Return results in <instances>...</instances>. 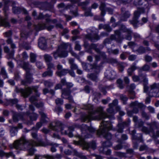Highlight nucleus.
Segmentation results:
<instances>
[{
    "label": "nucleus",
    "instance_id": "nucleus-63",
    "mask_svg": "<svg viewBox=\"0 0 159 159\" xmlns=\"http://www.w3.org/2000/svg\"><path fill=\"white\" fill-rule=\"evenodd\" d=\"M94 19L95 20H98L101 21H104L105 19L103 17H100L99 16H95Z\"/></svg>",
    "mask_w": 159,
    "mask_h": 159
},
{
    "label": "nucleus",
    "instance_id": "nucleus-3",
    "mask_svg": "<svg viewBox=\"0 0 159 159\" xmlns=\"http://www.w3.org/2000/svg\"><path fill=\"white\" fill-rule=\"evenodd\" d=\"M81 130L82 134L81 136L80 137V140L77 142V144L81 145L83 149L87 150H88L89 148H92L93 150L95 149L96 145L94 141L88 143L84 140V138H90L91 136L87 134L88 132L93 133L95 131L96 129L92 127H88L85 124H83L81 126Z\"/></svg>",
    "mask_w": 159,
    "mask_h": 159
},
{
    "label": "nucleus",
    "instance_id": "nucleus-16",
    "mask_svg": "<svg viewBox=\"0 0 159 159\" xmlns=\"http://www.w3.org/2000/svg\"><path fill=\"white\" fill-rule=\"evenodd\" d=\"M10 3H11V2L9 0H5L4 1L5 6L4 7L3 11L5 13V17L4 18L1 17L0 19V25L6 27L10 26L9 23L7 21V11L8 9V7L7 6V5Z\"/></svg>",
    "mask_w": 159,
    "mask_h": 159
},
{
    "label": "nucleus",
    "instance_id": "nucleus-60",
    "mask_svg": "<svg viewBox=\"0 0 159 159\" xmlns=\"http://www.w3.org/2000/svg\"><path fill=\"white\" fill-rule=\"evenodd\" d=\"M75 49L76 50L80 51L81 49V47L80 45L79 42L76 41L75 42Z\"/></svg>",
    "mask_w": 159,
    "mask_h": 159
},
{
    "label": "nucleus",
    "instance_id": "nucleus-24",
    "mask_svg": "<svg viewBox=\"0 0 159 159\" xmlns=\"http://www.w3.org/2000/svg\"><path fill=\"white\" fill-rule=\"evenodd\" d=\"M121 10L122 13L120 20L121 21H126L127 19L130 17V14L128 11H125V9L124 8H122Z\"/></svg>",
    "mask_w": 159,
    "mask_h": 159
},
{
    "label": "nucleus",
    "instance_id": "nucleus-42",
    "mask_svg": "<svg viewBox=\"0 0 159 159\" xmlns=\"http://www.w3.org/2000/svg\"><path fill=\"white\" fill-rule=\"evenodd\" d=\"M150 127L153 129V127H155L156 129H159V123L156 121L152 122L149 125Z\"/></svg>",
    "mask_w": 159,
    "mask_h": 159
},
{
    "label": "nucleus",
    "instance_id": "nucleus-31",
    "mask_svg": "<svg viewBox=\"0 0 159 159\" xmlns=\"http://www.w3.org/2000/svg\"><path fill=\"white\" fill-rule=\"evenodd\" d=\"M13 119L14 122H17L19 120H23V116L20 114L14 112L13 115Z\"/></svg>",
    "mask_w": 159,
    "mask_h": 159
},
{
    "label": "nucleus",
    "instance_id": "nucleus-54",
    "mask_svg": "<svg viewBox=\"0 0 159 159\" xmlns=\"http://www.w3.org/2000/svg\"><path fill=\"white\" fill-rule=\"evenodd\" d=\"M55 103L57 105H61L63 104V101L61 98H57L55 100Z\"/></svg>",
    "mask_w": 159,
    "mask_h": 159
},
{
    "label": "nucleus",
    "instance_id": "nucleus-52",
    "mask_svg": "<svg viewBox=\"0 0 159 159\" xmlns=\"http://www.w3.org/2000/svg\"><path fill=\"white\" fill-rule=\"evenodd\" d=\"M117 83L118 86L120 89H122L124 88V85L123 84V81L120 79H118L117 80Z\"/></svg>",
    "mask_w": 159,
    "mask_h": 159
},
{
    "label": "nucleus",
    "instance_id": "nucleus-14",
    "mask_svg": "<svg viewBox=\"0 0 159 159\" xmlns=\"http://www.w3.org/2000/svg\"><path fill=\"white\" fill-rule=\"evenodd\" d=\"M144 122L140 119L139 120L138 123V128L142 131L144 133L146 134H149L151 136H152L155 137L154 130L153 129H152L151 127L150 126L149 128L148 129L147 127L143 126Z\"/></svg>",
    "mask_w": 159,
    "mask_h": 159
},
{
    "label": "nucleus",
    "instance_id": "nucleus-22",
    "mask_svg": "<svg viewBox=\"0 0 159 159\" xmlns=\"http://www.w3.org/2000/svg\"><path fill=\"white\" fill-rule=\"evenodd\" d=\"M130 123V120L128 119L127 121L119 123L116 128L118 132L122 133L125 127L128 126Z\"/></svg>",
    "mask_w": 159,
    "mask_h": 159
},
{
    "label": "nucleus",
    "instance_id": "nucleus-5",
    "mask_svg": "<svg viewBox=\"0 0 159 159\" xmlns=\"http://www.w3.org/2000/svg\"><path fill=\"white\" fill-rule=\"evenodd\" d=\"M38 88V87L37 86L29 87L25 89L16 88V91L17 92L21 93L23 96L25 97H28L34 91L36 93V97L32 96L30 98V100L31 102L34 104L37 107L40 108L43 106V104L41 102L38 103L35 102L37 100V97L40 96V93L37 92Z\"/></svg>",
    "mask_w": 159,
    "mask_h": 159
},
{
    "label": "nucleus",
    "instance_id": "nucleus-35",
    "mask_svg": "<svg viewBox=\"0 0 159 159\" xmlns=\"http://www.w3.org/2000/svg\"><path fill=\"white\" fill-rule=\"evenodd\" d=\"M44 157L47 159H55L56 158L57 159H60L62 157V155L61 154H56L54 156L50 155H46L44 156Z\"/></svg>",
    "mask_w": 159,
    "mask_h": 159
},
{
    "label": "nucleus",
    "instance_id": "nucleus-53",
    "mask_svg": "<svg viewBox=\"0 0 159 159\" xmlns=\"http://www.w3.org/2000/svg\"><path fill=\"white\" fill-rule=\"evenodd\" d=\"M118 142L120 143L116 145L115 147H114V148L115 150H120L122 148V146L121 145V141L119 139L118 140Z\"/></svg>",
    "mask_w": 159,
    "mask_h": 159
},
{
    "label": "nucleus",
    "instance_id": "nucleus-29",
    "mask_svg": "<svg viewBox=\"0 0 159 159\" xmlns=\"http://www.w3.org/2000/svg\"><path fill=\"white\" fill-rule=\"evenodd\" d=\"M105 76L109 80H113L116 77V73L114 70H111L105 73Z\"/></svg>",
    "mask_w": 159,
    "mask_h": 159
},
{
    "label": "nucleus",
    "instance_id": "nucleus-45",
    "mask_svg": "<svg viewBox=\"0 0 159 159\" xmlns=\"http://www.w3.org/2000/svg\"><path fill=\"white\" fill-rule=\"evenodd\" d=\"M13 155V153L12 152L6 153L4 152L3 151L0 150V157H1L5 156L7 157H8L10 156H12Z\"/></svg>",
    "mask_w": 159,
    "mask_h": 159
},
{
    "label": "nucleus",
    "instance_id": "nucleus-23",
    "mask_svg": "<svg viewBox=\"0 0 159 159\" xmlns=\"http://www.w3.org/2000/svg\"><path fill=\"white\" fill-rule=\"evenodd\" d=\"M130 106L133 107V112L134 113H137L139 111L138 108H142L143 106V104L141 103H139L137 101L132 102L130 104Z\"/></svg>",
    "mask_w": 159,
    "mask_h": 159
},
{
    "label": "nucleus",
    "instance_id": "nucleus-46",
    "mask_svg": "<svg viewBox=\"0 0 159 159\" xmlns=\"http://www.w3.org/2000/svg\"><path fill=\"white\" fill-rule=\"evenodd\" d=\"M17 131V127H12L10 131L11 136H15L16 134Z\"/></svg>",
    "mask_w": 159,
    "mask_h": 159
},
{
    "label": "nucleus",
    "instance_id": "nucleus-58",
    "mask_svg": "<svg viewBox=\"0 0 159 159\" xmlns=\"http://www.w3.org/2000/svg\"><path fill=\"white\" fill-rule=\"evenodd\" d=\"M63 109L62 108L58 106H57L55 107V108L54 110V111L55 112L57 113L58 115H59V113L61 112L62 111Z\"/></svg>",
    "mask_w": 159,
    "mask_h": 159
},
{
    "label": "nucleus",
    "instance_id": "nucleus-30",
    "mask_svg": "<svg viewBox=\"0 0 159 159\" xmlns=\"http://www.w3.org/2000/svg\"><path fill=\"white\" fill-rule=\"evenodd\" d=\"M29 117L30 120L26 122V123L28 125H30L32 124L33 121H35L37 120V118L38 117V115L35 113H33L30 115Z\"/></svg>",
    "mask_w": 159,
    "mask_h": 159
},
{
    "label": "nucleus",
    "instance_id": "nucleus-62",
    "mask_svg": "<svg viewBox=\"0 0 159 159\" xmlns=\"http://www.w3.org/2000/svg\"><path fill=\"white\" fill-rule=\"evenodd\" d=\"M44 84L46 87H50L53 85V83L49 81L46 80L44 82Z\"/></svg>",
    "mask_w": 159,
    "mask_h": 159
},
{
    "label": "nucleus",
    "instance_id": "nucleus-59",
    "mask_svg": "<svg viewBox=\"0 0 159 159\" xmlns=\"http://www.w3.org/2000/svg\"><path fill=\"white\" fill-rule=\"evenodd\" d=\"M116 156L121 157H126L125 153L120 152H116Z\"/></svg>",
    "mask_w": 159,
    "mask_h": 159
},
{
    "label": "nucleus",
    "instance_id": "nucleus-48",
    "mask_svg": "<svg viewBox=\"0 0 159 159\" xmlns=\"http://www.w3.org/2000/svg\"><path fill=\"white\" fill-rule=\"evenodd\" d=\"M112 104H109V108L107 109V111L109 113L114 114V107L112 105Z\"/></svg>",
    "mask_w": 159,
    "mask_h": 159
},
{
    "label": "nucleus",
    "instance_id": "nucleus-6",
    "mask_svg": "<svg viewBox=\"0 0 159 159\" xmlns=\"http://www.w3.org/2000/svg\"><path fill=\"white\" fill-rule=\"evenodd\" d=\"M80 0H70L71 3V5H68L66 7V9L70 8L71 9L70 12L71 13L74 15L75 16H77L78 15L77 12V8L76 6L75 7V10L73 11L72 10L73 4L76 3H77L78 5L79 6H80L81 8L85 10V12L84 15L85 16H93L92 13L91 12V10L89 9V10H86V7L89 3V0H86L84 2H80Z\"/></svg>",
    "mask_w": 159,
    "mask_h": 159
},
{
    "label": "nucleus",
    "instance_id": "nucleus-18",
    "mask_svg": "<svg viewBox=\"0 0 159 159\" xmlns=\"http://www.w3.org/2000/svg\"><path fill=\"white\" fill-rule=\"evenodd\" d=\"M136 133L135 130L134 129L130 133L132 135L133 142V147L134 148L137 149L138 147V144L136 141V140L139 141L140 142H142L143 141L142 135L141 134H139L137 135H135Z\"/></svg>",
    "mask_w": 159,
    "mask_h": 159
},
{
    "label": "nucleus",
    "instance_id": "nucleus-51",
    "mask_svg": "<svg viewBox=\"0 0 159 159\" xmlns=\"http://www.w3.org/2000/svg\"><path fill=\"white\" fill-rule=\"evenodd\" d=\"M36 57L37 56L35 54L33 53H31L30 55L31 62L32 63L36 61Z\"/></svg>",
    "mask_w": 159,
    "mask_h": 159
},
{
    "label": "nucleus",
    "instance_id": "nucleus-9",
    "mask_svg": "<svg viewBox=\"0 0 159 159\" xmlns=\"http://www.w3.org/2000/svg\"><path fill=\"white\" fill-rule=\"evenodd\" d=\"M98 53V54L94 55L95 61L93 64V67L97 70V71L99 72L103 66L104 61L107 60V57L104 52L100 51Z\"/></svg>",
    "mask_w": 159,
    "mask_h": 159
},
{
    "label": "nucleus",
    "instance_id": "nucleus-19",
    "mask_svg": "<svg viewBox=\"0 0 159 159\" xmlns=\"http://www.w3.org/2000/svg\"><path fill=\"white\" fill-rule=\"evenodd\" d=\"M39 113L41 116L40 121L36 124L35 127H34L32 128L33 130H35L36 132L42 126L43 124L46 123L48 121V118L45 114L43 111H39Z\"/></svg>",
    "mask_w": 159,
    "mask_h": 159
},
{
    "label": "nucleus",
    "instance_id": "nucleus-26",
    "mask_svg": "<svg viewBox=\"0 0 159 159\" xmlns=\"http://www.w3.org/2000/svg\"><path fill=\"white\" fill-rule=\"evenodd\" d=\"M136 85L134 84H132L127 86L129 89V92L130 94L129 98L131 99H134L135 98V94L133 91L135 88Z\"/></svg>",
    "mask_w": 159,
    "mask_h": 159
},
{
    "label": "nucleus",
    "instance_id": "nucleus-33",
    "mask_svg": "<svg viewBox=\"0 0 159 159\" xmlns=\"http://www.w3.org/2000/svg\"><path fill=\"white\" fill-rule=\"evenodd\" d=\"M107 7H106L105 3L102 2H101L100 5L99 7V9L101 11V15L104 16L105 14V11L106 10V8Z\"/></svg>",
    "mask_w": 159,
    "mask_h": 159
},
{
    "label": "nucleus",
    "instance_id": "nucleus-56",
    "mask_svg": "<svg viewBox=\"0 0 159 159\" xmlns=\"http://www.w3.org/2000/svg\"><path fill=\"white\" fill-rule=\"evenodd\" d=\"M146 49L144 48L143 47L141 46L137 50L138 52L140 54H142L145 52Z\"/></svg>",
    "mask_w": 159,
    "mask_h": 159
},
{
    "label": "nucleus",
    "instance_id": "nucleus-25",
    "mask_svg": "<svg viewBox=\"0 0 159 159\" xmlns=\"http://www.w3.org/2000/svg\"><path fill=\"white\" fill-rule=\"evenodd\" d=\"M98 31H97V33H92L89 34L86 36V37L91 41L95 42L100 39V37L98 35Z\"/></svg>",
    "mask_w": 159,
    "mask_h": 159
},
{
    "label": "nucleus",
    "instance_id": "nucleus-28",
    "mask_svg": "<svg viewBox=\"0 0 159 159\" xmlns=\"http://www.w3.org/2000/svg\"><path fill=\"white\" fill-rule=\"evenodd\" d=\"M9 48L7 46H5L4 48V51L5 52L8 53L7 56V58L8 59H12L13 58L15 51L12 50L11 51L9 52Z\"/></svg>",
    "mask_w": 159,
    "mask_h": 159
},
{
    "label": "nucleus",
    "instance_id": "nucleus-43",
    "mask_svg": "<svg viewBox=\"0 0 159 159\" xmlns=\"http://www.w3.org/2000/svg\"><path fill=\"white\" fill-rule=\"evenodd\" d=\"M119 96L120 99L122 101L123 103L124 104H126L128 99L126 96L123 94H120Z\"/></svg>",
    "mask_w": 159,
    "mask_h": 159
},
{
    "label": "nucleus",
    "instance_id": "nucleus-61",
    "mask_svg": "<svg viewBox=\"0 0 159 159\" xmlns=\"http://www.w3.org/2000/svg\"><path fill=\"white\" fill-rule=\"evenodd\" d=\"M138 62V61H137L136 62H134L131 66L130 68L132 69L134 71L136 69H139V67L137 66H136V63Z\"/></svg>",
    "mask_w": 159,
    "mask_h": 159
},
{
    "label": "nucleus",
    "instance_id": "nucleus-17",
    "mask_svg": "<svg viewBox=\"0 0 159 159\" xmlns=\"http://www.w3.org/2000/svg\"><path fill=\"white\" fill-rule=\"evenodd\" d=\"M46 24L39 23L37 25L33 26V27L36 31L42 30L45 29H47L48 31H50L54 28V26L52 25L48 26V23L49 21V20L48 19H46Z\"/></svg>",
    "mask_w": 159,
    "mask_h": 159
},
{
    "label": "nucleus",
    "instance_id": "nucleus-21",
    "mask_svg": "<svg viewBox=\"0 0 159 159\" xmlns=\"http://www.w3.org/2000/svg\"><path fill=\"white\" fill-rule=\"evenodd\" d=\"M70 91L69 89H64L62 90V96L64 98L68 99L70 102H74L73 98L70 95Z\"/></svg>",
    "mask_w": 159,
    "mask_h": 159
},
{
    "label": "nucleus",
    "instance_id": "nucleus-11",
    "mask_svg": "<svg viewBox=\"0 0 159 159\" xmlns=\"http://www.w3.org/2000/svg\"><path fill=\"white\" fill-rule=\"evenodd\" d=\"M121 32L125 33V34L124 39L128 40H130L132 39V35L133 34L134 38L135 39L140 38V36L137 33H133L132 31L130 28H127L125 25H121L120 28Z\"/></svg>",
    "mask_w": 159,
    "mask_h": 159
},
{
    "label": "nucleus",
    "instance_id": "nucleus-50",
    "mask_svg": "<svg viewBox=\"0 0 159 159\" xmlns=\"http://www.w3.org/2000/svg\"><path fill=\"white\" fill-rule=\"evenodd\" d=\"M98 46L97 44L92 43L90 46V48L93 49L95 50V51L97 53H99L100 51V50L97 48Z\"/></svg>",
    "mask_w": 159,
    "mask_h": 159
},
{
    "label": "nucleus",
    "instance_id": "nucleus-57",
    "mask_svg": "<svg viewBox=\"0 0 159 159\" xmlns=\"http://www.w3.org/2000/svg\"><path fill=\"white\" fill-rule=\"evenodd\" d=\"M103 148H101L100 149V151L103 153H105L107 155H109L111 153V151L110 150H108L107 151L105 152Z\"/></svg>",
    "mask_w": 159,
    "mask_h": 159
},
{
    "label": "nucleus",
    "instance_id": "nucleus-20",
    "mask_svg": "<svg viewBox=\"0 0 159 159\" xmlns=\"http://www.w3.org/2000/svg\"><path fill=\"white\" fill-rule=\"evenodd\" d=\"M122 2L126 3H131L133 4L135 6L142 5L143 3L146 5L147 2L151 0H118Z\"/></svg>",
    "mask_w": 159,
    "mask_h": 159
},
{
    "label": "nucleus",
    "instance_id": "nucleus-27",
    "mask_svg": "<svg viewBox=\"0 0 159 159\" xmlns=\"http://www.w3.org/2000/svg\"><path fill=\"white\" fill-rule=\"evenodd\" d=\"M38 45L42 49H44L47 48V43L45 39L43 37L40 38L39 40Z\"/></svg>",
    "mask_w": 159,
    "mask_h": 159
},
{
    "label": "nucleus",
    "instance_id": "nucleus-34",
    "mask_svg": "<svg viewBox=\"0 0 159 159\" xmlns=\"http://www.w3.org/2000/svg\"><path fill=\"white\" fill-rule=\"evenodd\" d=\"M82 65L84 69L86 70L89 71L90 69L95 70V68L93 67V64L84 63L82 64Z\"/></svg>",
    "mask_w": 159,
    "mask_h": 159
},
{
    "label": "nucleus",
    "instance_id": "nucleus-32",
    "mask_svg": "<svg viewBox=\"0 0 159 159\" xmlns=\"http://www.w3.org/2000/svg\"><path fill=\"white\" fill-rule=\"evenodd\" d=\"M12 10L13 12L15 14H18L20 12H22L24 14H27V11L23 8H20L18 7H13Z\"/></svg>",
    "mask_w": 159,
    "mask_h": 159
},
{
    "label": "nucleus",
    "instance_id": "nucleus-12",
    "mask_svg": "<svg viewBox=\"0 0 159 159\" xmlns=\"http://www.w3.org/2000/svg\"><path fill=\"white\" fill-rule=\"evenodd\" d=\"M121 30H119L114 31V34H112L110 36V39H107L104 41V44L110 43L112 40H115L117 42L121 43L124 37L121 35Z\"/></svg>",
    "mask_w": 159,
    "mask_h": 159
},
{
    "label": "nucleus",
    "instance_id": "nucleus-13",
    "mask_svg": "<svg viewBox=\"0 0 159 159\" xmlns=\"http://www.w3.org/2000/svg\"><path fill=\"white\" fill-rule=\"evenodd\" d=\"M23 68L26 71L25 76V80H22L21 83L25 85L26 82L27 83H30L33 80L31 75L29 71L30 69V66L28 62H24L23 63L22 66Z\"/></svg>",
    "mask_w": 159,
    "mask_h": 159
},
{
    "label": "nucleus",
    "instance_id": "nucleus-38",
    "mask_svg": "<svg viewBox=\"0 0 159 159\" xmlns=\"http://www.w3.org/2000/svg\"><path fill=\"white\" fill-rule=\"evenodd\" d=\"M88 77L92 80L97 81L98 80V76L97 74L92 73L88 75Z\"/></svg>",
    "mask_w": 159,
    "mask_h": 159
},
{
    "label": "nucleus",
    "instance_id": "nucleus-10",
    "mask_svg": "<svg viewBox=\"0 0 159 159\" xmlns=\"http://www.w3.org/2000/svg\"><path fill=\"white\" fill-rule=\"evenodd\" d=\"M144 92L148 93L151 97H159V83H154L149 87L144 85Z\"/></svg>",
    "mask_w": 159,
    "mask_h": 159
},
{
    "label": "nucleus",
    "instance_id": "nucleus-44",
    "mask_svg": "<svg viewBox=\"0 0 159 159\" xmlns=\"http://www.w3.org/2000/svg\"><path fill=\"white\" fill-rule=\"evenodd\" d=\"M150 68V66L146 64L144 65L142 67L139 68V72H141L142 71H148L149 70Z\"/></svg>",
    "mask_w": 159,
    "mask_h": 159
},
{
    "label": "nucleus",
    "instance_id": "nucleus-40",
    "mask_svg": "<svg viewBox=\"0 0 159 159\" xmlns=\"http://www.w3.org/2000/svg\"><path fill=\"white\" fill-rule=\"evenodd\" d=\"M49 145L52 146L50 150L52 152H55L56 151V148L59 145V144L53 143H50Z\"/></svg>",
    "mask_w": 159,
    "mask_h": 159
},
{
    "label": "nucleus",
    "instance_id": "nucleus-64",
    "mask_svg": "<svg viewBox=\"0 0 159 159\" xmlns=\"http://www.w3.org/2000/svg\"><path fill=\"white\" fill-rule=\"evenodd\" d=\"M90 157L92 159H102L101 156L95 154H93Z\"/></svg>",
    "mask_w": 159,
    "mask_h": 159
},
{
    "label": "nucleus",
    "instance_id": "nucleus-2",
    "mask_svg": "<svg viewBox=\"0 0 159 159\" xmlns=\"http://www.w3.org/2000/svg\"><path fill=\"white\" fill-rule=\"evenodd\" d=\"M44 146L43 143L36 142L32 140H27L24 137H22L20 139L15 141L13 144L10 145L9 147L16 149L28 150L29 155L32 156L35 151L34 146Z\"/></svg>",
    "mask_w": 159,
    "mask_h": 159
},
{
    "label": "nucleus",
    "instance_id": "nucleus-47",
    "mask_svg": "<svg viewBox=\"0 0 159 159\" xmlns=\"http://www.w3.org/2000/svg\"><path fill=\"white\" fill-rule=\"evenodd\" d=\"M44 58L47 62H48L52 61V58L50 55L48 54H45Z\"/></svg>",
    "mask_w": 159,
    "mask_h": 159
},
{
    "label": "nucleus",
    "instance_id": "nucleus-39",
    "mask_svg": "<svg viewBox=\"0 0 159 159\" xmlns=\"http://www.w3.org/2000/svg\"><path fill=\"white\" fill-rule=\"evenodd\" d=\"M101 94L99 93L95 92L93 94L94 98L93 100L95 102L97 103L99 102V99L100 98Z\"/></svg>",
    "mask_w": 159,
    "mask_h": 159
},
{
    "label": "nucleus",
    "instance_id": "nucleus-37",
    "mask_svg": "<svg viewBox=\"0 0 159 159\" xmlns=\"http://www.w3.org/2000/svg\"><path fill=\"white\" fill-rule=\"evenodd\" d=\"M73 151L74 152V155L80 157V159H87V157L84 155L82 153L78 152L75 149H73Z\"/></svg>",
    "mask_w": 159,
    "mask_h": 159
},
{
    "label": "nucleus",
    "instance_id": "nucleus-4",
    "mask_svg": "<svg viewBox=\"0 0 159 159\" xmlns=\"http://www.w3.org/2000/svg\"><path fill=\"white\" fill-rule=\"evenodd\" d=\"M100 129L97 131V134L99 135H102L108 140L102 143L103 147H110L112 145L111 143L109 141L111 139V134L108 131L112 129V126L110 122L108 120H103L101 124Z\"/></svg>",
    "mask_w": 159,
    "mask_h": 159
},
{
    "label": "nucleus",
    "instance_id": "nucleus-15",
    "mask_svg": "<svg viewBox=\"0 0 159 159\" xmlns=\"http://www.w3.org/2000/svg\"><path fill=\"white\" fill-rule=\"evenodd\" d=\"M144 12V7H142L138 8V10L134 11V16L132 20H129L130 23L133 25L134 27H137V24L138 22V19L141 13Z\"/></svg>",
    "mask_w": 159,
    "mask_h": 159
},
{
    "label": "nucleus",
    "instance_id": "nucleus-49",
    "mask_svg": "<svg viewBox=\"0 0 159 159\" xmlns=\"http://www.w3.org/2000/svg\"><path fill=\"white\" fill-rule=\"evenodd\" d=\"M1 74L2 75L4 79L8 78L7 74L5 68L3 67L1 69Z\"/></svg>",
    "mask_w": 159,
    "mask_h": 159
},
{
    "label": "nucleus",
    "instance_id": "nucleus-1",
    "mask_svg": "<svg viewBox=\"0 0 159 159\" xmlns=\"http://www.w3.org/2000/svg\"><path fill=\"white\" fill-rule=\"evenodd\" d=\"M84 108L88 111V114H86L82 117L84 122H89L92 120H101L108 118L110 119H114L112 115L108 116L104 111V108L100 106L96 109H93V106L90 104L86 105Z\"/></svg>",
    "mask_w": 159,
    "mask_h": 159
},
{
    "label": "nucleus",
    "instance_id": "nucleus-55",
    "mask_svg": "<svg viewBox=\"0 0 159 159\" xmlns=\"http://www.w3.org/2000/svg\"><path fill=\"white\" fill-rule=\"evenodd\" d=\"M18 102L17 99H10L8 101V103L11 105H13L16 104Z\"/></svg>",
    "mask_w": 159,
    "mask_h": 159
},
{
    "label": "nucleus",
    "instance_id": "nucleus-7",
    "mask_svg": "<svg viewBox=\"0 0 159 159\" xmlns=\"http://www.w3.org/2000/svg\"><path fill=\"white\" fill-rule=\"evenodd\" d=\"M68 47H69V51L72 55L74 57L76 56L77 55L72 51V48L70 44L63 43L58 47L56 51L53 52V56L54 58L57 59L58 57L61 58L67 57L68 53L66 50Z\"/></svg>",
    "mask_w": 159,
    "mask_h": 159
},
{
    "label": "nucleus",
    "instance_id": "nucleus-8",
    "mask_svg": "<svg viewBox=\"0 0 159 159\" xmlns=\"http://www.w3.org/2000/svg\"><path fill=\"white\" fill-rule=\"evenodd\" d=\"M49 127L53 130L57 131H60L62 134H67L70 137L73 136L72 132L74 130V127L72 126L68 127V131L64 130L66 128L64 127L62 125L61 123L59 121H57L51 123Z\"/></svg>",
    "mask_w": 159,
    "mask_h": 159
},
{
    "label": "nucleus",
    "instance_id": "nucleus-36",
    "mask_svg": "<svg viewBox=\"0 0 159 159\" xmlns=\"http://www.w3.org/2000/svg\"><path fill=\"white\" fill-rule=\"evenodd\" d=\"M68 72L69 70L63 69L60 71H57L56 72V74L57 76L61 77L66 75Z\"/></svg>",
    "mask_w": 159,
    "mask_h": 159
},
{
    "label": "nucleus",
    "instance_id": "nucleus-41",
    "mask_svg": "<svg viewBox=\"0 0 159 159\" xmlns=\"http://www.w3.org/2000/svg\"><path fill=\"white\" fill-rule=\"evenodd\" d=\"M53 71L50 69L47 70L44 72L42 74L43 77H45L47 76H52V75Z\"/></svg>",
    "mask_w": 159,
    "mask_h": 159
}]
</instances>
